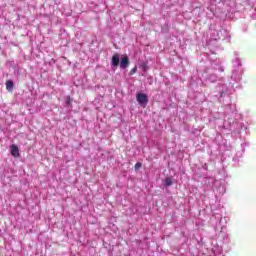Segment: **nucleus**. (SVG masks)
<instances>
[{
	"label": "nucleus",
	"mask_w": 256,
	"mask_h": 256,
	"mask_svg": "<svg viewBox=\"0 0 256 256\" xmlns=\"http://www.w3.org/2000/svg\"><path fill=\"white\" fill-rule=\"evenodd\" d=\"M120 56L119 54L115 53L113 56H112V60H111V63L113 65V67H119V63H120Z\"/></svg>",
	"instance_id": "3"
},
{
	"label": "nucleus",
	"mask_w": 256,
	"mask_h": 256,
	"mask_svg": "<svg viewBox=\"0 0 256 256\" xmlns=\"http://www.w3.org/2000/svg\"><path fill=\"white\" fill-rule=\"evenodd\" d=\"M136 99H137V102L139 103V105H142V107H145V105H147V103H149V98L147 97V94L138 93L136 95Z\"/></svg>",
	"instance_id": "1"
},
{
	"label": "nucleus",
	"mask_w": 256,
	"mask_h": 256,
	"mask_svg": "<svg viewBox=\"0 0 256 256\" xmlns=\"http://www.w3.org/2000/svg\"><path fill=\"white\" fill-rule=\"evenodd\" d=\"M73 100H71V97L70 96H68L67 97V101H66V103L68 104V105H70V103L72 102Z\"/></svg>",
	"instance_id": "8"
},
{
	"label": "nucleus",
	"mask_w": 256,
	"mask_h": 256,
	"mask_svg": "<svg viewBox=\"0 0 256 256\" xmlns=\"http://www.w3.org/2000/svg\"><path fill=\"white\" fill-rule=\"evenodd\" d=\"M165 185L166 187H171V185H173V180L170 177L166 178Z\"/></svg>",
	"instance_id": "6"
},
{
	"label": "nucleus",
	"mask_w": 256,
	"mask_h": 256,
	"mask_svg": "<svg viewBox=\"0 0 256 256\" xmlns=\"http://www.w3.org/2000/svg\"><path fill=\"white\" fill-rule=\"evenodd\" d=\"M141 167H143V164H141V162H137L134 166L136 171H139V169H141Z\"/></svg>",
	"instance_id": "7"
},
{
	"label": "nucleus",
	"mask_w": 256,
	"mask_h": 256,
	"mask_svg": "<svg viewBox=\"0 0 256 256\" xmlns=\"http://www.w3.org/2000/svg\"><path fill=\"white\" fill-rule=\"evenodd\" d=\"M121 69H127L129 67V57L124 56L120 61Z\"/></svg>",
	"instance_id": "2"
},
{
	"label": "nucleus",
	"mask_w": 256,
	"mask_h": 256,
	"mask_svg": "<svg viewBox=\"0 0 256 256\" xmlns=\"http://www.w3.org/2000/svg\"><path fill=\"white\" fill-rule=\"evenodd\" d=\"M11 155L12 157H19V147L15 144L11 146Z\"/></svg>",
	"instance_id": "4"
},
{
	"label": "nucleus",
	"mask_w": 256,
	"mask_h": 256,
	"mask_svg": "<svg viewBox=\"0 0 256 256\" xmlns=\"http://www.w3.org/2000/svg\"><path fill=\"white\" fill-rule=\"evenodd\" d=\"M135 71H137V68H133V69L131 70V73H135Z\"/></svg>",
	"instance_id": "9"
},
{
	"label": "nucleus",
	"mask_w": 256,
	"mask_h": 256,
	"mask_svg": "<svg viewBox=\"0 0 256 256\" xmlns=\"http://www.w3.org/2000/svg\"><path fill=\"white\" fill-rule=\"evenodd\" d=\"M13 87H15V84L11 80L6 81V89L7 91H13Z\"/></svg>",
	"instance_id": "5"
}]
</instances>
